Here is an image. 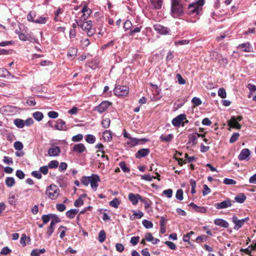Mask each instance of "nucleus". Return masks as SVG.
Returning a JSON list of instances; mask_svg holds the SVG:
<instances>
[{"label":"nucleus","mask_w":256,"mask_h":256,"mask_svg":"<svg viewBox=\"0 0 256 256\" xmlns=\"http://www.w3.org/2000/svg\"><path fill=\"white\" fill-rule=\"evenodd\" d=\"M80 182L85 186H88L90 184L92 188L96 191L98 186V182H100V178L98 175L92 174L90 176H82Z\"/></svg>","instance_id":"nucleus-1"},{"label":"nucleus","mask_w":256,"mask_h":256,"mask_svg":"<svg viewBox=\"0 0 256 256\" xmlns=\"http://www.w3.org/2000/svg\"><path fill=\"white\" fill-rule=\"evenodd\" d=\"M78 26H80L81 29L86 32L88 36H92L95 33V30L92 28V22L90 20L86 22L78 21V19L75 20Z\"/></svg>","instance_id":"nucleus-2"},{"label":"nucleus","mask_w":256,"mask_h":256,"mask_svg":"<svg viewBox=\"0 0 256 256\" xmlns=\"http://www.w3.org/2000/svg\"><path fill=\"white\" fill-rule=\"evenodd\" d=\"M204 0H198L196 2L189 4L188 14L199 15L204 4Z\"/></svg>","instance_id":"nucleus-3"},{"label":"nucleus","mask_w":256,"mask_h":256,"mask_svg":"<svg viewBox=\"0 0 256 256\" xmlns=\"http://www.w3.org/2000/svg\"><path fill=\"white\" fill-rule=\"evenodd\" d=\"M171 14L174 18H177L184 13L182 5L180 0H171Z\"/></svg>","instance_id":"nucleus-4"},{"label":"nucleus","mask_w":256,"mask_h":256,"mask_svg":"<svg viewBox=\"0 0 256 256\" xmlns=\"http://www.w3.org/2000/svg\"><path fill=\"white\" fill-rule=\"evenodd\" d=\"M46 194L48 198L52 200L57 198L60 194V190L58 186L54 184H52L47 187Z\"/></svg>","instance_id":"nucleus-5"},{"label":"nucleus","mask_w":256,"mask_h":256,"mask_svg":"<svg viewBox=\"0 0 256 256\" xmlns=\"http://www.w3.org/2000/svg\"><path fill=\"white\" fill-rule=\"evenodd\" d=\"M243 118L242 116H232L231 118L228 122V126L231 128L240 130L242 128V126L238 123L242 120Z\"/></svg>","instance_id":"nucleus-6"},{"label":"nucleus","mask_w":256,"mask_h":256,"mask_svg":"<svg viewBox=\"0 0 256 256\" xmlns=\"http://www.w3.org/2000/svg\"><path fill=\"white\" fill-rule=\"evenodd\" d=\"M250 220L248 217H246L244 218L239 220L236 216H233L232 218V222L234 224V228L235 230H238L244 225V223Z\"/></svg>","instance_id":"nucleus-7"},{"label":"nucleus","mask_w":256,"mask_h":256,"mask_svg":"<svg viewBox=\"0 0 256 256\" xmlns=\"http://www.w3.org/2000/svg\"><path fill=\"white\" fill-rule=\"evenodd\" d=\"M114 94L118 96H124L128 94L129 88L126 86H116L114 90Z\"/></svg>","instance_id":"nucleus-8"},{"label":"nucleus","mask_w":256,"mask_h":256,"mask_svg":"<svg viewBox=\"0 0 256 256\" xmlns=\"http://www.w3.org/2000/svg\"><path fill=\"white\" fill-rule=\"evenodd\" d=\"M186 119V116L184 114H180L172 120V124L176 127H179L180 125L184 126V120Z\"/></svg>","instance_id":"nucleus-9"},{"label":"nucleus","mask_w":256,"mask_h":256,"mask_svg":"<svg viewBox=\"0 0 256 256\" xmlns=\"http://www.w3.org/2000/svg\"><path fill=\"white\" fill-rule=\"evenodd\" d=\"M129 140L126 142V144L131 148L138 144L140 142H146L149 141V140L146 138H142L138 139L136 138H130Z\"/></svg>","instance_id":"nucleus-10"},{"label":"nucleus","mask_w":256,"mask_h":256,"mask_svg":"<svg viewBox=\"0 0 256 256\" xmlns=\"http://www.w3.org/2000/svg\"><path fill=\"white\" fill-rule=\"evenodd\" d=\"M82 16L78 21L84 22L91 14V10L88 8L86 5H84L81 10Z\"/></svg>","instance_id":"nucleus-11"},{"label":"nucleus","mask_w":256,"mask_h":256,"mask_svg":"<svg viewBox=\"0 0 256 256\" xmlns=\"http://www.w3.org/2000/svg\"><path fill=\"white\" fill-rule=\"evenodd\" d=\"M232 205L231 200L230 198H227L224 201L216 203L214 206L218 210L226 208L228 207H230Z\"/></svg>","instance_id":"nucleus-12"},{"label":"nucleus","mask_w":256,"mask_h":256,"mask_svg":"<svg viewBox=\"0 0 256 256\" xmlns=\"http://www.w3.org/2000/svg\"><path fill=\"white\" fill-rule=\"evenodd\" d=\"M154 30L160 34H166L168 33L169 30L160 24H156L154 25Z\"/></svg>","instance_id":"nucleus-13"},{"label":"nucleus","mask_w":256,"mask_h":256,"mask_svg":"<svg viewBox=\"0 0 256 256\" xmlns=\"http://www.w3.org/2000/svg\"><path fill=\"white\" fill-rule=\"evenodd\" d=\"M142 196L139 194H134L133 193H130L128 196V198L129 200L134 205H136L138 204V200H140V198H142Z\"/></svg>","instance_id":"nucleus-14"},{"label":"nucleus","mask_w":256,"mask_h":256,"mask_svg":"<svg viewBox=\"0 0 256 256\" xmlns=\"http://www.w3.org/2000/svg\"><path fill=\"white\" fill-rule=\"evenodd\" d=\"M238 48L240 49L242 52H250L252 51V47L249 42L239 44Z\"/></svg>","instance_id":"nucleus-15"},{"label":"nucleus","mask_w":256,"mask_h":256,"mask_svg":"<svg viewBox=\"0 0 256 256\" xmlns=\"http://www.w3.org/2000/svg\"><path fill=\"white\" fill-rule=\"evenodd\" d=\"M55 128L59 130L66 131L68 130L66 122L62 119H58L54 126Z\"/></svg>","instance_id":"nucleus-16"},{"label":"nucleus","mask_w":256,"mask_h":256,"mask_svg":"<svg viewBox=\"0 0 256 256\" xmlns=\"http://www.w3.org/2000/svg\"><path fill=\"white\" fill-rule=\"evenodd\" d=\"M110 104V103L108 101H104L96 108L95 110L100 113H102L106 110Z\"/></svg>","instance_id":"nucleus-17"},{"label":"nucleus","mask_w":256,"mask_h":256,"mask_svg":"<svg viewBox=\"0 0 256 256\" xmlns=\"http://www.w3.org/2000/svg\"><path fill=\"white\" fill-rule=\"evenodd\" d=\"M72 151L78 153H82L86 152V149L84 145L82 143H79L75 144L72 149Z\"/></svg>","instance_id":"nucleus-18"},{"label":"nucleus","mask_w":256,"mask_h":256,"mask_svg":"<svg viewBox=\"0 0 256 256\" xmlns=\"http://www.w3.org/2000/svg\"><path fill=\"white\" fill-rule=\"evenodd\" d=\"M150 152V150L148 148H142L138 150L136 154V158H140L142 157L147 156Z\"/></svg>","instance_id":"nucleus-19"},{"label":"nucleus","mask_w":256,"mask_h":256,"mask_svg":"<svg viewBox=\"0 0 256 256\" xmlns=\"http://www.w3.org/2000/svg\"><path fill=\"white\" fill-rule=\"evenodd\" d=\"M60 152V148L58 146H55L49 148L48 154L50 156H56L59 155Z\"/></svg>","instance_id":"nucleus-20"},{"label":"nucleus","mask_w":256,"mask_h":256,"mask_svg":"<svg viewBox=\"0 0 256 256\" xmlns=\"http://www.w3.org/2000/svg\"><path fill=\"white\" fill-rule=\"evenodd\" d=\"M250 155V151L248 148H244L240 152L238 158L240 160H246Z\"/></svg>","instance_id":"nucleus-21"},{"label":"nucleus","mask_w":256,"mask_h":256,"mask_svg":"<svg viewBox=\"0 0 256 256\" xmlns=\"http://www.w3.org/2000/svg\"><path fill=\"white\" fill-rule=\"evenodd\" d=\"M216 225L218 226L224 228H228L229 226L228 223L225 220L221 218H216L214 220Z\"/></svg>","instance_id":"nucleus-22"},{"label":"nucleus","mask_w":256,"mask_h":256,"mask_svg":"<svg viewBox=\"0 0 256 256\" xmlns=\"http://www.w3.org/2000/svg\"><path fill=\"white\" fill-rule=\"evenodd\" d=\"M150 2L154 9L159 10L162 8V0H150Z\"/></svg>","instance_id":"nucleus-23"},{"label":"nucleus","mask_w":256,"mask_h":256,"mask_svg":"<svg viewBox=\"0 0 256 256\" xmlns=\"http://www.w3.org/2000/svg\"><path fill=\"white\" fill-rule=\"evenodd\" d=\"M140 201L144 204L145 209L147 210L148 212H149V209L151 208L152 202L148 198H144L142 197V198H140Z\"/></svg>","instance_id":"nucleus-24"},{"label":"nucleus","mask_w":256,"mask_h":256,"mask_svg":"<svg viewBox=\"0 0 256 256\" xmlns=\"http://www.w3.org/2000/svg\"><path fill=\"white\" fill-rule=\"evenodd\" d=\"M38 16L34 11L30 12L27 16L28 20L29 22L35 23V20H36Z\"/></svg>","instance_id":"nucleus-25"},{"label":"nucleus","mask_w":256,"mask_h":256,"mask_svg":"<svg viewBox=\"0 0 256 256\" xmlns=\"http://www.w3.org/2000/svg\"><path fill=\"white\" fill-rule=\"evenodd\" d=\"M48 17L44 16H38L36 20H35V23L38 24H45L48 20Z\"/></svg>","instance_id":"nucleus-26"},{"label":"nucleus","mask_w":256,"mask_h":256,"mask_svg":"<svg viewBox=\"0 0 256 256\" xmlns=\"http://www.w3.org/2000/svg\"><path fill=\"white\" fill-rule=\"evenodd\" d=\"M100 60L98 58H95L88 62L89 66L92 70H94L98 66Z\"/></svg>","instance_id":"nucleus-27"},{"label":"nucleus","mask_w":256,"mask_h":256,"mask_svg":"<svg viewBox=\"0 0 256 256\" xmlns=\"http://www.w3.org/2000/svg\"><path fill=\"white\" fill-rule=\"evenodd\" d=\"M78 210L71 209V210H68V212H66V216L68 218H69L70 219H72L75 217L76 215V214L78 213Z\"/></svg>","instance_id":"nucleus-28"},{"label":"nucleus","mask_w":256,"mask_h":256,"mask_svg":"<svg viewBox=\"0 0 256 256\" xmlns=\"http://www.w3.org/2000/svg\"><path fill=\"white\" fill-rule=\"evenodd\" d=\"M46 252L45 248L42 249H34L30 252L32 256H40L41 254H44Z\"/></svg>","instance_id":"nucleus-29"},{"label":"nucleus","mask_w":256,"mask_h":256,"mask_svg":"<svg viewBox=\"0 0 256 256\" xmlns=\"http://www.w3.org/2000/svg\"><path fill=\"white\" fill-rule=\"evenodd\" d=\"M246 196L242 193L239 194L238 196H236L234 200L242 204L246 200Z\"/></svg>","instance_id":"nucleus-30"},{"label":"nucleus","mask_w":256,"mask_h":256,"mask_svg":"<svg viewBox=\"0 0 256 256\" xmlns=\"http://www.w3.org/2000/svg\"><path fill=\"white\" fill-rule=\"evenodd\" d=\"M12 76L11 74L6 69L2 68H0V77L8 78Z\"/></svg>","instance_id":"nucleus-31"},{"label":"nucleus","mask_w":256,"mask_h":256,"mask_svg":"<svg viewBox=\"0 0 256 256\" xmlns=\"http://www.w3.org/2000/svg\"><path fill=\"white\" fill-rule=\"evenodd\" d=\"M6 184L7 186L11 188L15 184V180L13 177H8L5 180Z\"/></svg>","instance_id":"nucleus-32"},{"label":"nucleus","mask_w":256,"mask_h":256,"mask_svg":"<svg viewBox=\"0 0 256 256\" xmlns=\"http://www.w3.org/2000/svg\"><path fill=\"white\" fill-rule=\"evenodd\" d=\"M102 137L105 141H110L112 138V133L110 130H105L103 132Z\"/></svg>","instance_id":"nucleus-33"},{"label":"nucleus","mask_w":256,"mask_h":256,"mask_svg":"<svg viewBox=\"0 0 256 256\" xmlns=\"http://www.w3.org/2000/svg\"><path fill=\"white\" fill-rule=\"evenodd\" d=\"M198 136L196 133L194 134H191L188 136L189 142L188 143H192V144H196L197 142Z\"/></svg>","instance_id":"nucleus-34"},{"label":"nucleus","mask_w":256,"mask_h":256,"mask_svg":"<svg viewBox=\"0 0 256 256\" xmlns=\"http://www.w3.org/2000/svg\"><path fill=\"white\" fill-rule=\"evenodd\" d=\"M14 123L18 128H22L24 126V120L20 118L15 119Z\"/></svg>","instance_id":"nucleus-35"},{"label":"nucleus","mask_w":256,"mask_h":256,"mask_svg":"<svg viewBox=\"0 0 256 256\" xmlns=\"http://www.w3.org/2000/svg\"><path fill=\"white\" fill-rule=\"evenodd\" d=\"M144 216V214L142 212L138 210V212H134V214L132 216L130 217L131 220H134L135 218H140Z\"/></svg>","instance_id":"nucleus-36"},{"label":"nucleus","mask_w":256,"mask_h":256,"mask_svg":"<svg viewBox=\"0 0 256 256\" xmlns=\"http://www.w3.org/2000/svg\"><path fill=\"white\" fill-rule=\"evenodd\" d=\"M174 136L172 134H169L166 136L162 135L160 136V139L162 142H170L172 140Z\"/></svg>","instance_id":"nucleus-37"},{"label":"nucleus","mask_w":256,"mask_h":256,"mask_svg":"<svg viewBox=\"0 0 256 256\" xmlns=\"http://www.w3.org/2000/svg\"><path fill=\"white\" fill-rule=\"evenodd\" d=\"M33 117L36 120L40 121L44 118V116L42 112H36L33 114Z\"/></svg>","instance_id":"nucleus-38"},{"label":"nucleus","mask_w":256,"mask_h":256,"mask_svg":"<svg viewBox=\"0 0 256 256\" xmlns=\"http://www.w3.org/2000/svg\"><path fill=\"white\" fill-rule=\"evenodd\" d=\"M96 138L92 134H88L86 136V140L88 144H92L96 142Z\"/></svg>","instance_id":"nucleus-39"},{"label":"nucleus","mask_w":256,"mask_h":256,"mask_svg":"<svg viewBox=\"0 0 256 256\" xmlns=\"http://www.w3.org/2000/svg\"><path fill=\"white\" fill-rule=\"evenodd\" d=\"M55 226L54 225V223H50V226L48 228L47 232H46V235L48 236V238L51 236L52 234L54 232Z\"/></svg>","instance_id":"nucleus-40"},{"label":"nucleus","mask_w":256,"mask_h":256,"mask_svg":"<svg viewBox=\"0 0 256 256\" xmlns=\"http://www.w3.org/2000/svg\"><path fill=\"white\" fill-rule=\"evenodd\" d=\"M67 230V228L63 226H60L58 228V230L60 231V238H63L66 236V232Z\"/></svg>","instance_id":"nucleus-41"},{"label":"nucleus","mask_w":256,"mask_h":256,"mask_svg":"<svg viewBox=\"0 0 256 256\" xmlns=\"http://www.w3.org/2000/svg\"><path fill=\"white\" fill-rule=\"evenodd\" d=\"M194 234V232L193 231H190V232L184 234L183 236V240L184 242H188L189 244H190V236L192 234Z\"/></svg>","instance_id":"nucleus-42"},{"label":"nucleus","mask_w":256,"mask_h":256,"mask_svg":"<svg viewBox=\"0 0 256 256\" xmlns=\"http://www.w3.org/2000/svg\"><path fill=\"white\" fill-rule=\"evenodd\" d=\"M14 148L16 150H22L24 148L23 144L20 141H16L14 143Z\"/></svg>","instance_id":"nucleus-43"},{"label":"nucleus","mask_w":256,"mask_h":256,"mask_svg":"<svg viewBox=\"0 0 256 256\" xmlns=\"http://www.w3.org/2000/svg\"><path fill=\"white\" fill-rule=\"evenodd\" d=\"M77 52V49L72 48L68 52L67 56L68 58H74Z\"/></svg>","instance_id":"nucleus-44"},{"label":"nucleus","mask_w":256,"mask_h":256,"mask_svg":"<svg viewBox=\"0 0 256 256\" xmlns=\"http://www.w3.org/2000/svg\"><path fill=\"white\" fill-rule=\"evenodd\" d=\"M218 95L222 98H226V92L225 89L223 88H220L218 90Z\"/></svg>","instance_id":"nucleus-45"},{"label":"nucleus","mask_w":256,"mask_h":256,"mask_svg":"<svg viewBox=\"0 0 256 256\" xmlns=\"http://www.w3.org/2000/svg\"><path fill=\"white\" fill-rule=\"evenodd\" d=\"M83 138V135L82 134H78L74 136L72 138V140L74 142H80Z\"/></svg>","instance_id":"nucleus-46"},{"label":"nucleus","mask_w":256,"mask_h":256,"mask_svg":"<svg viewBox=\"0 0 256 256\" xmlns=\"http://www.w3.org/2000/svg\"><path fill=\"white\" fill-rule=\"evenodd\" d=\"M105 240L106 234L104 230H100L98 233V240L100 242H102Z\"/></svg>","instance_id":"nucleus-47"},{"label":"nucleus","mask_w":256,"mask_h":256,"mask_svg":"<svg viewBox=\"0 0 256 256\" xmlns=\"http://www.w3.org/2000/svg\"><path fill=\"white\" fill-rule=\"evenodd\" d=\"M142 224L146 228H150L153 226L152 222L146 220H144L142 221Z\"/></svg>","instance_id":"nucleus-48"},{"label":"nucleus","mask_w":256,"mask_h":256,"mask_svg":"<svg viewBox=\"0 0 256 256\" xmlns=\"http://www.w3.org/2000/svg\"><path fill=\"white\" fill-rule=\"evenodd\" d=\"M192 102L194 104V106H198L200 105L202 103L201 100L197 97H194L192 99Z\"/></svg>","instance_id":"nucleus-49"},{"label":"nucleus","mask_w":256,"mask_h":256,"mask_svg":"<svg viewBox=\"0 0 256 256\" xmlns=\"http://www.w3.org/2000/svg\"><path fill=\"white\" fill-rule=\"evenodd\" d=\"M110 123V118H106L102 120V125L104 128H107L109 126Z\"/></svg>","instance_id":"nucleus-50"},{"label":"nucleus","mask_w":256,"mask_h":256,"mask_svg":"<svg viewBox=\"0 0 256 256\" xmlns=\"http://www.w3.org/2000/svg\"><path fill=\"white\" fill-rule=\"evenodd\" d=\"M240 136V134L238 132H235L232 134V136L230 140V143H234L235 142H236Z\"/></svg>","instance_id":"nucleus-51"},{"label":"nucleus","mask_w":256,"mask_h":256,"mask_svg":"<svg viewBox=\"0 0 256 256\" xmlns=\"http://www.w3.org/2000/svg\"><path fill=\"white\" fill-rule=\"evenodd\" d=\"M58 166V162L57 160H53L50 161L48 165L50 168H56Z\"/></svg>","instance_id":"nucleus-52"},{"label":"nucleus","mask_w":256,"mask_h":256,"mask_svg":"<svg viewBox=\"0 0 256 256\" xmlns=\"http://www.w3.org/2000/svg\"><path fill=\"white\" fill-rule=\"evenodd\" d=\"M176 198L180 200L183 199V190L182 189H179L176 191Z\"/></svg>","instance_id":"nucleus-53"},{"label":"nucleus","mask_w":256,"mask_h":256,"mask_svg":"<svg viewBox=\"0 0 256 256\" xmlns=\"http://www.w3.org/2000/svg\"><path fill=\"white\" fill-rule=\"evenodd\" d=\"M51 218H52V220H51L50 223L53 222L54 226H56V224L60 222V218L56 214H52Z\"/></svg>","instance_id":"nucleus-54"},{"label":"nucleus","mask_w":256,"mask_h":256,"mask_svg":"<svg viewBox=\"0 0 256 256\" xmlns=\"http://www.w3.org/2000/svg\"><path fill=\"white\" fill-rule=\"evenodd\" d=\"M120 166L124 172H130V169L126 166V163L124 162H122L120 164Z\"/></svg>","instance_id":"nucleus-55"},{"label":"nucleus","mask_w":256,"mask_h":256,"mask_svg":"<svg viewBox=\"0 0 256 256\" xmlns=\"http://www.w3.org/2000/svg\"><path fill=\"white\" fill-rule=\"evenodd\" d=\"M52 218V214H44V215H43L42 217V219L44 222V224H46L48 223L50 219Z\"/></svg>","instance_id":"nucleus-56"},{"label":"nucleus","mask_w":256,"mask_h":256,"mask_svg":"<svg viewBox=\"0 0 256 256\" xmlns=\"http://www.w3.org/2000/svg\"><path fill=\"white\" fill-rule=\"evenodd\" d=\"M142 179L152 181V180L156 178V176H151L150 174H145L141 176Z\"/></svg>","instance_id":"nucleus-57"},{"label":"nucleus","mask_w":256,"mask_h":256,"mask_svg":"<svg viewBox=\"0 0 256 256\" xmlns=\"http://www.w3.org/2000/svg\"><path fill=\"white\" fill-rule=\"evenodd\" d=\"M11 252L12 250L8 246H5L1 250L0 254H1L6 255Z\"/></svg>","instance_id":"nucleus-58"},{"label":"nucleus","mask_w":256,"mask_h":256,"mask_svg":"<svg viewBox=\"0 0 256 256\" xmlns=\"http://www.w3.org/2000/svg\"><path fill=\"white\" fill-rule=\"evenodd\" d=\"M48 116L51 118H56L58 116V114L55 111H50L48 112Z\"/></svg>","instance_id":"nucleus-59"},{"label":"nucleus","mask_w":256,"mask_h":256,"mask_svg":"<svg viewBox=\"0 0 256 256\" xmlns=\"http://www.w3.org/2000/svg\"><path fill=\"white\" fill-rule=\"evenodd\" d=\"M16 176L20 180L24 178L25 174L21 170H17L16 172Z\"/></svg>","instance_id":"nucleus-60"},{"label":"nucleus","mask_w":256,"mask_h":256,"mask_svg":"<svg viewBox=\"0 0 256 256\" xmlns=\"http://www.w3.org/2000/svg\"><path fill=\"white\" fill-rule=\"evenodd\" d=\"M140 237L138 236H133L131 238L130 242L133 245L135 246L138 243Z\"/></svg>","instance_id":"nucleus-61"},{"label":"nucleus","mask_w":256,"mask_h":256,"mask_svg":"<svg viewBox=\"0 0 256 256\" xmlns=\"http://www.w3.org/2000/svg\"><path fill=\"white\" fill-rule=\"evenodd\" d=\"M132 26V24L129 20H126L124 24V28L125 30H130Z\"/></svg>","instance_id":"nucleus-62"},{"label":"nucleus","mask_w":256,"mask_h":256,"mask_svg":"<svg viewBox=\"0 0 256 256\" xmlns=\"http://www.w3.org/2000/svg\"><path fill=\"white\" fill-rule=\"evenodd\" d=\"M31 174L34 177L38 179H40L42 177V174H40V171L34 170L32 172Z\"/></svg>","instance_id":"nucleus-63"},{"label":"nucleus","mask_w":256,"mask_h":256,"mask_svg":"<svg viewBox=\"0 0 256 256\" xmlns=\"http://www.w3.org/2000/svg\"><path fill=\"white\" fill-rule=\"evenodd\" d=\"M211 192L210 189L208 186L207 185H204V188L202 190V194L203 196H206V194L210 193Z\"/></svg>","instance_id":"nucleus-64"}]
</instances>
